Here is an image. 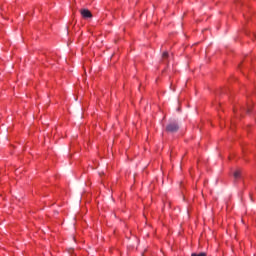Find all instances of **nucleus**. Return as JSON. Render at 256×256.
Wrapping results in <instances>:
<instances>
[{"instance_id":"1","label":"nucleus","mask_w":256,"mask_h":256,"mask_svg":"<svg viewBox=\"0 0 256 256\" xmlns=\"http://www.w3.org/2000/svg\"><path fill=\"white\" fill-rule=\"evenodd\" d=\"M167 133H177L179 131V123L175 120H171L166 126Z\"/></svg>"},{"instance_id":"2","label":"nucleus","mask_w":256,"mask_h":256,"mask_svg":"<svg viewBox=\"0 0 256 256\" xmlns=\"http://www.w3.org/2000/svg\"><path fill=\"white\" fill-rule=\"evenodd\" d=\"M80 14L84 19H91V17H93V14L91 11H89V9H81Z\"/></svg>"},{"instance_id":"3","label":"nucleus","mask_w":256,"mask_h":256,"mask_svg":"<svg viewBox=\"0 0 256 256\" xmlns=\"http://www.w3.org/2000/svg\"><path fill=\"white\" fill-rule=\"evenodd\" d=\"M233 176H234V179H241V170H236Z\"/></svg>"},{"instance_id":"4","label":"nucleus","mask_w":256,"mask_h":256,"mask_svg":"<svg viewBox=\"0 0 256 256\" xmlns=\"http://www.w3.org/2000/svg\"><path fill=\"white\" fill-rule=\"evenodd\" d=\"M191 256H207V253H205V252L192 253Z\"/></svg>"},{"instance_id":"5","label":"nucleus","mask_w":256,"mask_h":256,"mask_svg":"<svg viewBox=\"0 0 256 256\" xmlns=\"http://www.w3.org/2000/svg\"><path fill=\"white\" fill-rule=\"evenodd\" d=\"M169 57V52H163L162 59H167Z\"/></svg>"},{"instance_id":"6","label":"nucleus","mask_w":256,"mask_h":256,"mask_svg":"<svg viewBox=\"0 0 256 256\" xmlns=\"http://www.w3.org/2000/svg\"><path fill=\"white\" fill-rule=\"evenodd\" d=\"M251 200L253 201V197L250 195Z\"/></svg>"}]
</instances>
